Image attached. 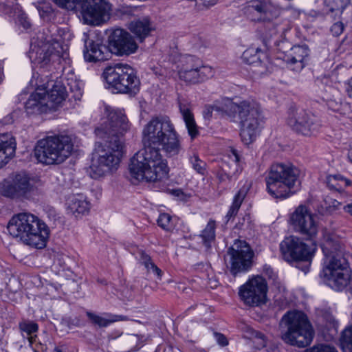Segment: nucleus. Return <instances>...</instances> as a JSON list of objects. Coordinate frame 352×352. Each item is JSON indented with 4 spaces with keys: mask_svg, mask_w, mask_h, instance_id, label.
Returning a JSON list of instances; mask_svg holds the SVG:
<instances>
[{
    "mask_svg": "<svg viewBox=\"0 0 352 352\" xmlns=\"http://www.w3.org/2000/svg\"><path fill=\"white\" fill-rule=\"evenodd\" d=\"M74 151V142L70 136L56 135L39 140L34 149V156L45 165L60 164Z\"/></svg>",
    "mask_w": 352,
    "mask_h": 352,
    "instance_id": "6e6552de",
    "label": "nucleus"
},
{
    "mask_svg": "<svg viewBox=\"0 0 352 352\" xmlns=\"http://www.w3.org/2000/svg\"><path fill=\"white\" fill-rule=\"evenodd\" d=\"M346 91L349 96L352 98V77L348 80L346 83Z\"/></svg>",
    "mask_w": 352,
    "mask_h": 352,
    "instance_id": "3c124183",
    "label": "nucleus"
},
{
    "mask_svg": "<svg viewBox=\"0 0 352 352\" xmlns=\"http://www.w3.org/2000/svg\"><path fill=\"white\" fill-rule=\"evenodd\" d=\"M300 170L291 163L274 164L266 178L267 192L274 198L289 197L300 186Z\"/></svg>",
    "mask_w": 352,
    "mask_h": 352,
    "instance_id": "0eeeda50",
    "label": "nucleus"
},
{
    "mask_svg": "<svg viewBox=\"0 0 352 352\" xmlns=\"http://www.w3.org/2000/svg\"><path fill=\"white\" fill-rule=\"evenodd\" d=\"M108 88L118 93L136 94L140 81L135 70L129 65L117 64L106 68L103 73Z\"/></svg>",
    "mask_w": 352,
    "mask_h": 352,
    "instance_id": "9b49d317",
    "label": "nucleus"
},
{
    "mask_svg": "<svg viewBox=\"0 0 352 352\" xmlns=\"http://www.w3.org/2000/svg\"><path fill=\"white\" fill-rule=\"evenodd\" d=\"M176 68L179 78L190 85L203 82L214 74L212 67L202 65L198 58L189 55L181 56Z\"/></svg>",
    "mask_w": 352,
    "mask_h": 352,
    "instance_id": "ddd939ff",
    "label": "nucleus"
},
{
    "mask_svg": "<svg viewBox=\"0 0 352 352\" xmlns=\"http://www.w3.org/2000/svg\"><path fill=\"white\" fill-rule=\"evenodd\" d=\"M140 261L148 272H153L159 278L162 277V270L159 269L152 261L151 257L146 253L142 252L140 254Z\"/></svg>",
    "mask_w": 352,
    "mask_h": 352,
    "instance_id": "4c0bfd02",
    "label": "nucleus"
},
{
    "mask_svg": "<svg viewBox=\"0 0 352 352\" xmlns=\"http://www.w3.org/2000/svg\"><path fill=\"white\" fill-rule=\"evenodd\" d=\"M287 330L282 335L283 340L292 346L304 348L309 346L314 331L307 316L302 311H292L283 317Z\"/></svg>",
    "mask_w": 352,
    "mask_h": 352,
    "instance_id": "1a4fd4ad",
    "label": "nucleus"
},
{
    "mask_svg": "<svg viewBox=\"0 0 352 352\" xmlns=\"http://www.w3.org/2000/svg\"><path fill=\"white\" fill-rule=\"evenodd\" d=\"M321 248L324 254L322 278L332 289L343 291L351 283V271L338 241L332 235H324Z\"/></svg>",
    "mask_w": 352,
    "mask_h": 352,
    "instance_id": "20e7f679",
    "label": "nucleus"
},
{
    "mask_svg": "<svg viewBox=\"0 0 352 352\" xmlns=\"http://www.w3.org/2000/svg\"><path fill=\"white\" fill-rule=\"evenodd\" d=\"M267 292L266 280L261 276H255L240 287L239 294L245 305L258 306L265 303Z\"/></svg>",
    "mask_w": 352,
    "mask_h": 352,
    "instance_id": "2eb2a0df",
    "label": "nucleus"
},
{
    "mask_svg": "<svg viewBox=\"0 0 352 352\" xmlns=\"http://www.w3.org/2000/svg\"><path fill=\"white\" fill-rule=\"evenodd\" d=\"M86 316L92 324L98 327H107L116 322L129 320V318L126 316L109 313H104L99 315L91 311H87Z\"/></svg>",
    "mask_w": 352,
    "mask_h": 352,
    "instance_id": "bb28decb",
    "label": "nucleus"
},
{
    "mask_svg": "<svg viewBox=\"0 0 352 352\" xmlns=\"http://www.w3.org/2000/svg\"><path fill=\"white\" fill-rule=\"evenodd\" d=\"M325 3L331 12L338 11L341 13L349 3V0H325Z\"/></svg>",
    "mask_w": 352,
    "mask_h": 352,
    "instance_id": "a19ab883",
    "label": "nucleus"
},
{
    "mask_svg": "<svg viewBox=\"0 0 352 352\" xmlns=\"http://www.w3.org/2000/svg\"><path fill=\"white\" fill-rule=\"evenodd\" d=\"M179 110L188 130V135L190 136L191 139L195 138L199 135V131L190 109L186 105L180 104Z\"/></svg>",
    "mask_w": 352,
    "mask_h": 352,
    "instance_id": "c756f323",
    "label": "nucleus"
},
{
    "mask_svg": "<svg viewBox=\"0 0 352 352\" xmlns=\"http://www.w3.org/2000/svg\"><path fill=\"white\" fill-rule=\"evenodd\" d=\"M7 228L13 237L36 249L45 248L50 236V230L47 225L38 217L28 212L12 217Z\"/></svg>",
    "mask_w": 352,
    "mask_h": 352,
    "instance_id": "423d86ee",
    "label": "nucleus"
},
{
    "mask_svg": "<svg viewBox=\"0 0 352 352\" xmlns=\"http://www.w3.org/2000/svg\"><path fill=\"white\" fill-rule=\"evenodd\" d=\"M131 338L133 341H140L141 342V344H142L143 342H144L143 341V338H140V337H139L138 336H136V335H132Z\"/></svg>",
    "mask_w": 352,
    "mask_h": 352,
    "instance_id": "5fc2aeb1",
    "label": "nucleus"
},
{
    "mask_svg": "<svg viewBox=\"0 0 352 352\" xmlns=\"http://www.w3.org/2000/svg\"><path fill=\"white\" fill-rule=\"evenodd\" d=\"M60 7L67 10L79 8L82 19L87 24L100 25L111 16V5L107 0H54Z\"/></svg>",
    "mask_w": 352,
    "mask_h": 352,
    "instance_id": "9d476101",
    "label": "nucleus"
},
{
    "mask_svg": "<svg viewBox=\"0 0 352 352\" xmlns=\"http://www.w3.org/2000/svg\"><path fill=\"white\" fill-rule=\"evenodd\" d=\"M289 222L296 232L309 239L315 238L320 229L317 215L305 205H300L294 210Z\"/></svg>",
    "mask_w": 352,
    "mask_h": 352,
    "instance_id": "4468645a",
    "label": "nucleus"
},
{
    "mask_svg": "<svg viewBox=\"0 0 352 352\" xmlns=\"http://www.w3.org/2000/svg\"><path fill=\"white\" fill-rule=\"evenodd\" d=\"M157 224L162 229L170 230L174 227L172 217L167 213L161 214L157 219Z\"/></svg>",
    "mask_w": 352,
    "mask_h": 352,
    "instance_id": "79ce46f5",
    "label": "nucleus"
},
{
    "mask_svg": "<svg viewBox=\"0 0 352 352\" xmlns=\"http://www.w3.org/2000/svg\"><path fill=\"white\" fill-rule=\"evenodd\" d=\"M206 7H210L215 5L218 0H201Z\"/></svg>",
    "mask_w": 352,
    "mask_h": 352,
    "instance_id": "603ef678",
    "label": "nucleus"
},
{
    "mask_svg": "<svg viewBox=\"0 0 352 352\" xmlns=\"http://www.w3.org/2000/svg\"><path fill=\"white\" fill-rule=\"evenodd\" d=\"M15 151V139L9 134L0 135V168L14 156Z\"/></svg>",
    "mask_w": 352,
    "mask_h": 352,
    "instance_id": "393cba45",
    "label": "nucleus"
},
{
    "mask_svg": "<svg viewBox=\"0 0 352 352\" xmlns=\"http://www.w3.org/2000/svg\"><path fill=\"white\" fill-rule=\"evenodd\" d=\"M110 52L109 47L105 45L90 41L85 46L84 58L85 61L90 63L104 61L109 58Z\"/></svg>",
    "mask_w": 352,
    "mask_h": 352,
    "instance_id": "5701e85b",
    "label": "nucleus"
},
{
    "mask_svg": "<svg viewBox=\"0 0 352 352\" xmlns=\"http://www.w3.org/2000/svg\"><path fill=\"white\" fill-rule=\"evenodd\" d=\"M129 29L140 41H143L153 30L148 18L131 21L129 25Z\"/></svg>",
    "mask_w": 352,
    "mask_h": 352,
    "instance_id": "c85d7f7f",
    "label": "nucleus"
},
{
    "mask_svg": "<svg viewBox=\"0 0 352 352\" xmlns=\"http://www.w3.org/2000/svg\"><path fill=\"white\" fill-rule=\"evenodd\" d=\"M340 344L343 351H352V324L345 328L342 331Z\"/></svg>",
    "mask_w": 352,
    "mask_h": 352,
    "instance_id": "58836bf2",
    "label": "nucleus"
},
{
    "mask_svg": "<svg viewBox=\"0 0 352 352\" xmlns=\"http://www.w3.org/2000/svg\"><path fill=\"white\" fill-rule=\"evenodd\" d=\"M253 72L255 73L257 76H263L267 74L269 72L266 63H262L261 59L259 60L257 63H255L253 65Z\"/></svg>",
    "mask_w": 352,
    "mask_h": 352,
    "instance_id": "a18cd8bd",
    "label": "nucleus"
},
{
    "mask_svg": "<svg viewBox=\"0 0 352 352\" xmlns=\"http://www.w3.org/2000/svg\"><path fill=\"white\" fill-rule=\"evenodd\" d=\"M241 11L248 19L255 22L270 21L278 15L277 7L267 0L248 1Z\"/></svg>",
    "mask_w": 352,
    "mask_h": 352,
    "instance_id": "f3484780",
    "label": "nucleus"
},
{
    "mask_svg": "<svg viewBox=\"0 0 352 352\" xmlns=\"http://www.w3.org/2000/svg\"><path fill=\"white\" fill-rule=\"evenodd\" d=\"M328 321H329L330 323H331L332 322H333V317H332L331 316H330L329 317Z\"/></svg>",
    "mask_w": 352,
    "mask_h": 352,
    "instance_id": "4d7b16f0",
    "label": "nucleus"
},
{
    "mask_svg": "<svg viewBox=\"0 0 352 352\" xmlns=\"http://www.w3.org/2000/svg\"><path fill=\"white\" fill-rule=\"evenodd\" d=\"M280 250L283 258L287 262L309 260L311 255V248L299 237L289 236L280 244Z\"/></svg>",
    "mask_w": 352,
    "mask_h": 352,
    "instance_id": "aec40b11",
    "label": "nucleus"
},
{
    "mask_svg": "<svg viewBox=\"0 0 352 352\" xmlns=\"http://www.w3.org/2000/svg\"><path fill=\"white\" fill-rule=\"evenodd\" d=\"M171 194L177 197L180 200L185 201L187 199V195L184 193L181 189H173L171 190Z\"/></svg>",
    "mask_w": 352,
    "mask_h": 352,
    "instance_id": "8fccbe9b",
    "label": "nucleus"
},
{
    "mask_svg": "<svg viewBox=\"0 0 352 352\" xmlns=\"http://www.w3.org/2000/svg\"><path fill=\"white\" fill-rule=\"evenodd\" d=\"M309 52L308 47L305 45L294 46L285 54V60L292 69L300 72L305 65Z\"/></svg>",
    "mask_w": 352,
    "mask_h": 352,
    "instance_id": "4be33fe9",
    "label": "nucleus"
},
{
    "mask_svg": "<svg viewBox=\"0 0 352 352\" xmlns=\"http://www.w3.org/2000/svg\"><path fill=\"white\" fill-rule=\"evenodd\" d=\"M35 76L31 80L33 85ZM36 88L25 102L28 114H38L57 110L62 106L67 96L65 85L61 80L36 79Z\"/></svg>",
    "mask_w": 352,
    "mask_h": 352,
    "instance_id": "39448f33",
    "label": "nucleus"
},
{
    "mask_svg": "<svg viewBox=\"0 0 352 352\" xmlns=\"http://www.w3.org/2000/svg\"><path fill=\"white\" fill-rule=\"evenodd\" d=\"M214 337L217 342L221 346H226L228 344L226 336L220 333H214Z\"/></svg>",
    "mask_w": 352,
    "mask_h": 352,
    "instance_id": "09e8293b",
    "label": "nucleus"
},
{
    "mask_svg": "<svg viewBox=\"0 0 352 352\" xmlns=\"http://www.w3.org/2000/svg\"><path fill=\"white\" fill-rule=\"evenodd\" d=\"M70 92L73 94L75 100H80L82 96L83 83L77 78L73 72H69L65 76V82H63Z\"/></svg>",
    "mask_w": 352,
    "mask_h": 352,
    "instance_id": "2f4dec72",
    "label": "nucleus"
},
{
    "mask_svg": "<svg viewBox=\"0 0 352 352\" xmlns=\"http://www.w3.org/2000/svg\"><path fill=\"white\" fill-rule=\"evenodd\" d=\"M344 210L346 212L352 216V204L345 206Z\"/></svg>",
    "mask_w": 352,
    "mask_h": 352,
    "instance_id": "864d4df0",
    "label": "nucleus"
},
{
    "mask_svg": "<svg viewBox=\"0 0 352 352\" xmlns=\"http://www.w3.org/2000/svg\"><path fill=\"white\" fill-rule=\"evenodd\" d=\"M52 36L39 34L31 45L29 58L31 62L40 67L47 66L50 62L59 59L66 52V45L56 42L52 43Z\"/></svg>",
    "mask_w": 352,
    "mask_h": 352,
    "instance_id": "f8f14e48",
    "label": "nucleus"
},
{
    "mask_svg": "<svg viewBox=\"0 0 352 352\" xmlns=\"http://www.w3.org/2000/svg\"><path fill=\"white\" fill-rule=\"evenodd\" d=\"M214 112L232 122L239 120L240 135L245 144L252 143L260 134L263 117L259 104L252 100H234L223 98L205 107L204 119L210 120Z\"/></svg>",
    "mask_w": 352,
    "mask_h": 352,
    "instance_id": "7ed1b4c3",
    "label": "nucleus"
},
{
    "mask_svg": "<svg viewBox=\"0 0 352 352\" xmlns=\"http://www.w3.org/2000/svg\"><path fill=\"white\" fill-rule=\"evenodd\" d=\"M250 184L248 182L245 183L234 197L233 202L226 216V218L228 219V221L236 215L241 206V204L243 203L250 189Z\"/></svg>",
    "mask_w": 352,
    "mask_h": 352,
    "instance_id": "7c9ffc66",
    "label": "nucleus"
},
{
    "mask_svg": "<svg viewBox=\"0 0 352 352\" xmlns=\"http://www.w3.org/2000/svg\"><path fill=\"white\" fill-rule=\"evenodd\" d=\"M142 135L145 147L131 159L130 179L133 183L161 180L167 176L168 167L159 147L167 157L178 155L182 150L179 135L170 119L164 116L153 118L148 122Z\"/></svg>",
    "mask_w": 352,
    "mask_h": 352,
    "instance_id": "f257e3e1",
    "label": "nucleus"
},
{
    "mask_svg": "<svg viewBox=\"0 0 352 352\" xmlns=\"http://www.w3.org/2000/svg\"><path fill=\"white\" fill-rule=\"evenodd\" d=\"M315 352H335L336 349L329 344H320L314 347Z\"/></svg>",
    "mask_w": 352,
    "mask_h": 352,
    "instance_id": "49530a36",
    "label": "nucleus"
},
{
    "mask_svg": "<svg viewBox=\"0 0 352 352\" xmlns=\"http://www.w3.org/2000/svg\"><path fill=\"white\" fill-rule=\"evenodd\" d=\"M327 184L332 189L342 190L344 188L349 186L351 182L349 179L340 175H329L327 177Z\"/></svg>",
    "mask_w": 352,
    "mask_h": 352,
    "instance_id": "f704fd0d",
    "label": "nucleus"
},
{
    "mask_svg": "<svg viewBox=\"0 0 352 352\" xmlns=\"http://www.w3.org/2000/svg\"><path fill=\"white\" fill-rule=\"evenodd\" d=\"M0 13L8 14L14 19L15 23L21 25L25 30L30 28V22L29 21L26 14L23 12L21 7L18 4H15L11 8L3 3H0Z\"/></svg>",
    "mask_w": 352,
    "mask_h": 352,
    "instance_id": "cd10ccee",
    "label": "nucleus"
},
{
    "mask_svg": "<svg viewBox=\"0 0 352 352\" xmlns=\"http://www.w3.org/2000/svg\"><path fill=\"white\" fill-rule=\"evenodd\" d=\"M190 162L195 171L201 175L205 173L206 163L201 160L197 155H194L190 157Z\"/></svg>",
    "mask_w": 352,
    "mask_h": 352,
    "instance_id": "37998d69",
    "label": "nucleus"
},
{
    "mask_svg": "<svg viewBox=\"0 0 352 352\" xmlns=\"http://www.w3.org/2000/svg\"><path fill=\"white\" fill-rule=\"evenodd\" d=\"M36 188L35 180L25 173H17L0 184L1 192L12 198L27 197Z\"/></svg>",
    "mask_w": 352,
    "mask_h": 352,
    "instance_id": "dca6fc26",
    "label": "nucleus"
},
{
    "mask_svg": "<svg viewBox=\"0 0 352 352\" xmlns=\"http://www.w3.org/2000/svg\"><path fill=\"white\" fill-rule=\"evenodd\" d=\"M253 343L256 350L265 349L267 352L270 351H275L278 349L276 345L269 343L263 334L256 333L253 338Z\"/></svg>",
    "mask_w": 352,
    "mask_h": 352,
    "instance_id": "c9c22d12",
    "label": "nucleus"
},
{
    "mask_svg": "<svg viewBox=\"0 0 352 352\" xmlns=\"http://www.w3.org/2000/svg\"><path fill=\"white\" fill-rule=\"evenodd\" d=\"M67 212L76 218L87 214L89 211V203L82 195L70 196L67 201Z\"/></svg>",
    "mask_w": 352,
    "mask_h": 352,
    "instance_id": "b1692460",
    "label": "nucleus"
},
{
    "mask_svg": "<svg viewBox=\"0 0 352 352\" xmlns=\"http://www.w3.org/2000/svg\"><path fill=\"white\" fill-rule=\"evenodd\" d=\"M264 57H265V54L260 49L256 47H250L245 50L241 56L244 63L252 65V66Z\"/></svg>",
    "mask_w": 352,
    "mask_h": 352,
    "instance_id": "72a5a7b5",
    "label": "nucleus"
},
{
    "mask_svg": "<svg viewBox=\"0 0 352 352\" xmlns=\"http://www.w3.org/2000/svg\"><path fill=\"white\" fill-rule=\"evenodd\" d=\"M70 92L73 94L75 100H80L82 96L83 83L77 78L73 72H69L65 76V82H63Z\"/></svg>",
    "mask_w": 352,
    "mask_h": 352,
    "instance_id": "473e14b6",
    "label": "nucleus"
},
{
    "mask_svg": "<svg viewBox=\"0 0 352 352\" xmlns=\"http://www.w3.org/2000/svg\"><path fill=\"white\" fill-rule=\"evenodd\" d=\"M216 222L210 219L205 228L202 230L201 237L206 246L215 239Z\"/></svg>",
    "mask_w": 352,
    "mask_h": 352,
    "instance_id": "e433bc0d",
    "label": "nucleus"
},
{
    "mask_svg": "<svg viewBox=\"0 0 352 352\" xmlns=\"http://www.w3.org/2000/svg\"><path fill=\"white\" fill-rule=\"evenodd\" d=\"M228 161L224 160L221 168L223 172L219 176L220 181H225L226 179H230L239 172V162L240 159L237 150L232 148L228 155Z\"/></svg>",
    "mask_w": 352,
    "mask_h": 352,
    "instance_id": "a878e982",
    "label": "nucleus"
},
{
    "mask_svg": "<svg viewBox=\"0 0 352 352\" xmlns=\"http://www.w3.org/2000/svg\"><path fill=\"white\" fill-rule=\"evenodd\" d=\"M336 205H335V206H339V205H340V203H339V202H338V201H336Z\"/></svg>",
    "mask_w": 352,
    "mask_h": 352,
    "instance_id": "13d9d810",
    "label": "nucleus"
},
{
    "mask_svg": "<svg viewBox=\"0 0 352 352\" xmlns=\"http://www.w3.org/2000/svg\"><path fill=\"white\" fill-rule=\"evenodd\" d=\"M19 327L22 331L25 332L28 336L38 330L37 324L33 322H22L20 323Z\"/></svg>",
    "mask_w": 352,
    "mask_h": 352,
    "instance_id": "c03bdc74",
    "label": "nucleus"
},
{
    "mask_svg": "<svg viewBox=\"0 0 352 352\" xmlns=\"http://www.w3.org/2000/svg\"><path fill=\"white\" fill-rule=\"evenodd\" d=\"M343 30H344V25H343L342 23H341V22L335 23L331 28V32L335 36L340 35L342 33Z\"/></svg>",
    "mask_w": 352,
    "mask_h": 352,
    "instance_id": "de8ad7c7",
    "label": "nucleus"
},
{
    "mask_svg": "<svg viewBox=\"0 0 352 352\" xmlns=\"http://www.w3.org/2000/svg\"><path fill=\"white\" fill-rule=\"evenodd\" d=\"M109 49L117 56H129L135 54L138 45L133 36L122 29H116L109 36Z\"/></svg>",
    "mask_w": 352,
    "mask_h": 352,
    "instance_id": "6ab92c4d",
    "label": "nucleus"
},
{
    "mask_svg": "<svg viewBox=\"0 0 352 352\" xmlns=\"http://www.w3.org/2000/svg\"><path fill=\"white\" fill-rule=\"evenodd\" d=\"M287 124L293 130L304 135H309L315 130L311 116L302 109L291 111Z\"/></svg>",
    "mask_w": 352,
    "mask_h": 352,
    "instance_id": "412c9836",
    "label": "nucleus"
},
{
    "mask_svg": "<svg viewBox=\"0 0 352 352\" xmlns=\"http://www.w3.org/2000/svg\"><path fill=\"white\" fill-rule=\"evenodd\" d=\"M230 257V272L236 275L238 273L246 272L252 264L253 252L249 245L243 241H235L228 252Z\"/></svg>",
    "mask_w": 352,
    "mask_h": 352,
    "instance_id": "a211bd4d",
    "label": "nucleus"
},
{
    "mask_svg": "<svg viewBox=\"0 0 352 352\" xmlns=\"http://www.w3.org/2000/svg\"><path fill=\"white\" fill-rule=\"evenodd\" d=\"M106 113V118L96 129L95 133L100 139L109 140L95 144L89 166V174L94 179L111 175L118 170L124 153L125 144L116 136L124 135L131 126L122 110L107 107Z\"/></svg>",
    "mask_w": 352,
    "mask_h": 352,
    "instance_id": "f03ea898",
    "label": "nucleus"
},
{
    "mask_svg": "<svg viewBox=\"0 0 352 352\" xmlns=\"http://www.w3.org/2000/svg\"><path fill=\"white\" fill-rule=\"evenodd\" d=\"M348 156H349V159L352 162V148L349 150Z\"/></svg>",
    "mask_w": 352,
    "mask_h": 352,
    "instance_id": "6e6d98bb",
    "label": "nucleus"
},
{
    "mask_svg": "<svg viewBox=\"0 0 352 352\" xmlns=\"http://www.w3.org/2000/svg\"><path fill=\"white\" fill-rule=\"evenodd\" d=\"M73 38L72 34L67 30L59 29L58 30L57 38L52 37V43L55 44L56 42L61 45H66V51L67 50V43Z\"/></svg>",
    "mask_w": 352,
    "mask_h": 352,
    "instance_id": "ea45409f",
    "label": "nucleus"
}]
</instances>
